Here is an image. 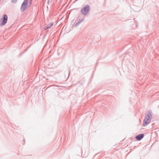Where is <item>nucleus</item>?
<instances>
[{"instance_id": "obj_11", "label": "nucleus", "mask_w": 159, "mask_h": 159, "mask_svg": "<svg viewBox=\"0 0 159 159\" xmlns=\"http://www.w3.org/2000/svg\"><path fill=\"white\" fill-rule=\"evenodd\" d=\"M70 74V71L69 72V75Z\"/></svg>"}, {"instance_id": "obj_4", "label": "nucleus", "mask_w": 159, "mask_h": 159, "mask_svg": "<svg viewBox=\"0 0 159 159\" xmlns=\"http://www.w3.org/2000/svg\"><path fill=\"white\" fill-rule=\"evenodd\" d=\"M8 17L6 14H4L0 19V26L5 25L7 21Z\"/></svg>"}, {"instance_id": "obj_7", "label": "nucleus", "mask_w": 159, "mask_h": 159, "mask_svg": "<svg viewBox=\"0 0 159 159\" xmlns=\"http://www.w3.org/2000/svg\"><path fill=\"white\" fill-rule=\"evenodd\" d=\"M53 23H50V24H49L47 26V28H48L49 29H50L53 25Z\"/></svg>"}, {"instance_id": "obj_8", "label": "nucleus", "mask_w": 159, "mask_h": 159, "mask_svg": "<svg viewBox=\"0 0 159 159\" xmlns=\"http://www.w3.org/2000/svg\"><path fill=\"white\" fill-rule=\"evenodd\" d=\"M17 0H11V2L13 3H15L16 2Z\"/></svg>"}, {"instance_id": "obj_1", "label": "nucleus", "mask_w": 159, "mask_h": 159, "mask_svg": "<svg viewBox=\"0 0 159 159\" xmlns=\"http://www.w3.org/2000/svg\"><path fill=\"white\" fill-rule=\"evenodd\" d=\"M152 111L150 110H149L146 114V117L143 121V125L144 126H147L150 122L152 117Z\"/></svg>"}, {"instance_id": "obj_10", "label": "nucleus", "mask_w": 159, "mask_h": 159, "mask_svg": "<svg viewBox=\"0 0 159 159\" xmlns=\"http://www.w3.org/2000/svg\"><path fill=\"white\" fill-rule=\"evenodd\" d=\"M49 2H50V0H48V2H47V3L48 4H49Z\"/></svg>"}, {"instance_id": "obj_2", "label": "nucleus", "mask_w": 159, "mask_h": 159, "mask_svg": "<svg viewBox=\"0 0 159 159\" xmlns=\"http://www.w3.org/2000/svg\"><path fill=\"white\" fill-rule=\"evenodd\" d=\"M31 0H24L22 3L20 8V11L22 12H24L27 8V6H30L31 3Z\"/></svg>"}, {"instance_id": "obj_3", "label": "nucleus", "mask_w": 159, "mask_h": 159, "mask_svg": "<svg viewBox=\"0 0 159 159\" xmlns=\"http://www.w3.org/2000/svg\"><path fill=\"white\" fill-rule=\"evenodd\" d=\"M90 10V6L88 4H86L81 9L80 13L82 15L86 16L89 14Z\"/></svg>"}, {"instance_id": "obj_9", "label": "nucleus", "mask_w": 159, "mask_h": 159, "mask_svg": "<svg viewBox=\"0 0 159 159\" xmlns=\"http://www.w3.org/2000/svg\"><path fill=\"white\" fill-rule=\"evenodd\" d=\"M49 29L48 28H47V26H46L45 28H44V30H47V29Z\"/></svg>"}, {"instance_id": "obj_6", "label": "nucleus", "mask_w": 159, "mask_h": 159, "mask_svg": "<svg viewBox=\"0 0 159 159\" xmlns=\"http://www.w3.org/2000/svg\"><path fill=\"white\" fill-rule=\"evenodd\" d=\"M84 20V19H82L80 21H78L77 22H76L75 25V26L76 27L79 24H80Z\"/></svg>"}, {"instance_id": "obj_5", "label": "nucleus", "mask_w": 159, "mask_h": 159, "mask_svg": "<svg viewBox=\"0 0 159 159\" xmlns=\"http://www.w3.org/2000/svg\"><path fill=\"white\" fill-rule=\"evenodd\" d=\"M144 134H138L136 137V139L138 140L139 141L141 140L144 137Z\"/></svg>"}]
</instances>
